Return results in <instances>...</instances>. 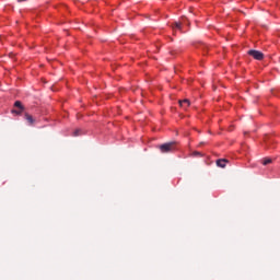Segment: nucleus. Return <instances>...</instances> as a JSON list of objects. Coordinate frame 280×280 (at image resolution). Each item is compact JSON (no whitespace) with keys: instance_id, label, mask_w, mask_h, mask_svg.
Segmentation results:
<instances>
[{"instance_id":"nucleus-1","label":"nucleus","mask_w":280,"mask_h":280,"mask_svg":"<svg viewBox=\"0 0 280 280\" xmlns=\"http://www.w3.org/2000/svg\"><path fill=\"white\" fill-rule=\"evenodd\" d=\"M159 150L162 154H168L170 152H175L176 150V142H166L159 147Z\"/></svg>"},{"instance_id":"nucleus-2","label":"nucleus","mask_w":280,"mask_h":280,"mask_svg":"<svg viewBox=\"0 0 280 280\" xmlns=\"http://www.w3.org/2000/svg\"><path fill=\"white\" fill-rule=\"evenodd\" d=\"M14 107L19 108V109H12L11 113L12 115H23V112L25 110V107L23 106V104L21 103V101H16L14 103Z\"/></svg>"},{"instance_id":"nucleus-3","label":"nucleus","mask_w":280,"mask_h":280,"mask_svg":"<svg viewBox=\"0 0 280 280\" xmlns=\"http://www.w3.org/2000/svg\"><path fill=\"white\" fill-rule=\"evenodd\" d=\"M248 55L252 56L255 60H264V52L259 50H249Z\"/></svg>"},{"instance_id":"nucleus-4","label":"nucleus","mask_w":280,"mask_h":280,"mask_svg":"<svg viewBox=\"0 0 280 280\" xmlns=\"http://www.w3.org/2000/svg\"><path fill=\"white\" fill-rule=\"evenodd\" d=\"M24 118L26 119L28 126H34L36 120L34 119V117L32 115H30L28 113H25Z\"/></svg>"},{"instance_id":"nucleus-5","label":"nucleus","mask_w":280,"mask_h":280,"mask_svg":"<svg viewBox=\"0 0 280 280\" xmlns=\"http://www.w3.org/2000/svg\"><path fill=\"white\" fill-rule=\"evenodd\" d=\"M226 163H229V161L228 160H217V165H218V167H226Z\"/></svg>"},{"instance_id":"nucleus-6","label":"nucleus","mask_w":280,"mask_h":280,"mask_svg":"<svg viewBox=\"0 0 280 280\" xmlns=\"http://www.w3.org/2000/svg\"><path fill=\"white\" fill-rule=\"evenodd\" d=\"M179 106H182V108H188L189 100L179 101Z\"/></svg>"},{"instance_id":"nucleus-7","label":"nucleus","mask_w":280,"mask_h":280,"mask_svg":"<svg viewBox=\"0 0 280 280\" xmlns=\"http://www.w3.org/2000/svg\"><path fill=\"white\" fill-rule=\"evenodd\" d=\"M172 28L174 32H176V30H182V24L180 22H175L173 25H172Z\"/></svg>"},{"instance_id":"nucleus-8","label":"nucleus","mask_w":280,"mask_h":280,"mask_svg":"<svg viewBox=\"0 0 280 280\" xmlns=\"http://www.w3.org/2000/svg\"><path fill=\"white\" fill-rule=\"evenodd\" d=\"M270 163H272V159H269V158L262 161V165H270Z\"/></svg>"},{"instance_id":"nucleus-9","label":"nucleus","mask_w":280,"mask_h":280,"mask_svg":"<svg viewBox=\"0 0 280 280\" xmlns=\"http://www.w3.org/2000/svg\"><path fill=\"white\" fill-rule=\"evenodd\" d=\"M73 137H80V129H77V130L73 132Z\"/></svg>"}]
</instances>
